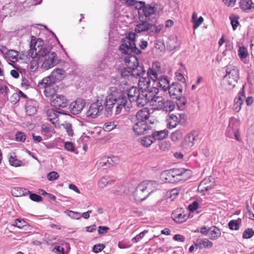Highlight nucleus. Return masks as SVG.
I'll use <instances>...</instances> for the list:
<instances>
[{
	"label": "nucleus",
	"mask_w": 254,
	"mask_h": 254,
	"mask_svg": "<svg viewBox=\"0 0 254 254\" xmlns=\"http://www.w3.org/2000/svg\"><path fill=\"white\" fill-rule=\"evenodd\" d=\"M41 39L38 38L35 42L33 48L32 42L30 49L27 53L28 58H31L37 61L38 64H41V67L44 70H48L53 67L57 63V55L54 52H51L52 47L50 46L43 45Z\"/></svg>",
	"instance_id": "nucleus-1"
},
{
	"label": "nucleus",
	"mask_w": 254,
	"mask_h": 254,
	"mask_svg": "<svg viewBox=\"0 0 254 254\" xmlns=\"http://www.w3.org/2000/svg\"><path fill=\"white\" fill-rule=\"evenodd\" d=\"M116 87H111L108 91V95L105 96L106 106L105 111L107 116H110L112 109L115 106V113L116 115L121 113L122 109L125 108L127 102V96Z\"/></svg>",
	"instance_id": "nucleus-2"
},
{
	"label": "nucleus",
	"mask_w": 254,
	"mask_h": 254,
	"mask_svg": "<svg viewBox=\"0 0 254 254\" xmlns=\"http://www.w3.org/2000/svg\"><path fill=\"white\" fill-rule=\"evenodd\" d=\"M158 184L155 181H145L141 182L136 188L133 195L137 201L144 200L148 195L156 190Z\"/></svg>",
	"instance_id": "nucleus-3"
},
{
	"label": "nucleus",
	"mask_w": 254,
	"mask_h": 254,
	"mask_svg": "<svg viewBox=\"0 0 254 254\" xmlns=\"http://www.w3.org/2000/svg\"><path fill=\"white\" fill-rule=\"evenodd\" d=\"M239 78V71L238 67L232 64L226 67V74L224 76V86L227 90L232 89Z\"/></svg>",
	"instance_id": "nucleus-4"
},
{
	"label": "nucleus",
	"mask_w": 254,
	"mask_h": 254,
	"mask_svg": "<svg viewBox=\"0 0 254 254\" xmlns=\"http://www.w3.org/2000/svg\"><path fill=\"white\" fill-rule=\"evenodd\" d=\"M105 96H98L96 102L92 103L86 113V117L95 118L100 115L104 107L106 106Z\"/></svg>",
	"instance_id": "nucleus-5"
},
{
	"label": "nucleus",
	"mask_w": 254,
	"mask_h": 254,
	"mask_svg": "<svg viewBox=\"0 0 254 254\" xmlns=\"http://www.w3.org/2000/svg\"><path fill=\"white\" fill-rule=\"evenodd\" d=\"M145 72L144 67L138 66L137 68L124 67L121 69L120 73L122 78L133 81Z\"/></svg>",
	"instance_id": "nucleus-6"
},
{
	"label": "nucleus",
	"mask_w": 254,
	"mask_h": 254,
	"mask_svg": "<svg viewBox=\"0 0 254 254\" xmlns=\"http://www.w3.org/2000/svg\"><path fill=\"white\" fill-rule=\"evenodd\" d=\"M159 90L155 87H150L142 90V95H141V101L139 102L140 107H143L148 102H151L153 100L154 97H156V94L158 93Z\"/></svg>",
	"instance_id": "nucleus-7"
},
{
	"label": "nucleus",
	"mask_w": 254,
	"mask_h": 254,
	"mask_svg": "<svg viewBox=\"0 0 254 254\" xmlns=\"http://www.w3.org/2000/svg\"><path fill=\"white\" fill-rule=\"evenodd\" d=\"M129 40L127 39H122L121 45L119 47L120 52L125 55L138 54L141 51L136 47L135 44H132Z\"/></svg>",
	"instance_id": "nucleus-8"
},
{
	"label": "nucleus",
	"mask_w": 254,
	"mask_h": 254,
	"mask_svg": "<svg viewBox=\"0 0 254 254\" xmlns=\"http://www.w3.org/2000/svg\"><path fill=\"white\" fill-rule=\"evenodd\" d=\"M171 170L176 182L187 180L192 175L190 170L184 168H174L171 169Z\"/></svg>",
	"instance_id": "nucleus-9"
},
{
	"label": "nucleus",
	"mask_w": 254,
	"mask_h": 254,
	"mask_svg": "<svg viewBox=\"0 0 254 254\" xmlns=\"http://www.w3.org/2000/svg\"><path fill=\"white\" fill-rule=\"evenodd\" d=\"M135 31L136 33L147 31L149 34H152L159 33L160 29H158L154 24L149 23L146 21H141L136 25Z\"/></svg>",
	"instance_id": "nucleus-10"
},
{
	"label": "nucleus",
	"mask_w": 254,
	"mask_h": 254,
	"mask_svg": "<svg viewBox=\"0 0 254 254\" xmlns=\"http://www.w3.org/2000/svg\"><path fill=\"white\" fill-rule=\"evenodd\" d=\"M125 90V89H123ZM127 91L128 98L130 102H135L136 105L140 107L139 102L141 101V95H142V90H139L136 87L131 86L130 88L127 87L126 89Z\"/></svg>",
	"instance_id": "nucleus-11"
},
{
	"label": "nucleus",
	"mask_w": 254,
	"mask_h": 254,
	"mask_svg": "<svg viewBox=\"0 0 254 254\" xmlns=\"http://www.w3.org/2000/svg\"><path fill=\"white\" fill-rule=\"evenodd\" d=\"M132 129L137 135H141L148 133L152 130L151 127L145 121H137L133 126Z\"/></svg>",
	"instance_id": "nucleus-12"
},
{
	"label": "nucleus",
	"mask_w": 254,
	"mask_h": 254,
	"mask_svg": "<svg viewBox=\"0 0 254 254\" xmlns=\"http://www.w3.org/2000/svg\"><path fill=\"white\" fill-rule=\"evenodd\" d=\"M197 138V135L195 132H191L188 133L181 143L182 147L187 150L190 149L196 141Z\"/></svg>",
	"instance_id": "nucleus-13"
},
{
	"label": "nucleus",
	"mask_w": 254,
	"mask_h": 254,
	"mask_svg": "<svg viewBox=\"0 0 254 254\" xmlns=\"http://www.w3.org/2000/svg\"><path fill=\"white\" fill-rule=\"evenodd\" d=\"M51 104L57 109L64 108L67 105V100L62 95L57 94L51 99Z\"/></svg>",
	"instance_id": "nucleus-14"
},
{
	"label": "nucleus",
	"mask_w": 254,
	"mask_h": 254,
	"mask_svg": "<svg viewBox=\"0 0 254 254\" xmlns=\"http://www.w3.org/2000/svg\"><path fill=\"white\" fill-rule=\"evenodd\" d=\"M85 101L84 99L79 98L69 105L71 113L74 115H77L81 113L85 105Z\"/></svg>",
	"instance_id": "nucleus-15"
},
{
	"label": "nucleus",
	"mask_w": 254,
	"mask_h": 254,
	"mask_svg": "<svg viewBox=\"0 0 254 254\" xmlns=\"http://www.w3.org/2000/svg\"><path fill=\"white\" fill-rule=\"evenodd\" d=\"M158 64L159 63H153L152 64V67L149 68L147 70V75L154 83L156 82L161 75L158 72L159 69L158 67H159L158 65Z\"/></svg>",
	"instance_id": "nucleus-16"
},
{
	"label": "nucleus",
	"mask_w": 254,
	"mask_h": 254,
	"mask_svg": "<svg viewBox=\"0 0 254 254\" xmlns=\"http://www.w3.org/2000/svg\"><path fill=\"white\" fill-rule=\"evenodd\" d=\"M245 98V92H244V85L241 90L239 91L237 96L235 98L234 101L233 110L236 112H239L241 109V106L243 103L244 98Z\"/></svg>",
	"instance_id": "nucleus-17"
},
{
	"label": "nucleus",
	"mask_w": 254,
	"mask_h": 254,
	"mask_svg": "<svg viewBox=\"0 0 254 254\" xmlns=\"http://www.w3.org/2000/svg\"><path fill=\"white\" fill-rule=\"evenodd\" d=\"M124 62L126 65L127 66V67L135 69L137 68L138 66H143L141 65H139L138 63V61L137 57L133 55H127L124 59Z\"/></svg>",
	"instance_id": "nucleus-18"
},
{
	"label": "nucleus",
	"mask_w": 254,
	"mask_h": 254,
	"mask_svg": "<svg viewBox=\"0 0 254 254\" xmlns=\"http://www.w3.org/2000/svg\"><path fill=\"white\" fill-rule=\"evenodd\" d=\"M169 93L171 97L178 98L183 91L182 86L179 83H173L168 88Z\"/></svg>",
	"instance_id": "nucleus-19"
},
{
	"label": "nucleus",
	"mask_w": 254,
	"mask_h": 254,
	"mask_svg": "<svg viewBox=\"0 0 254 254\" xmlns=\"http://www.w3.org/2000/svg\"><path fill=\"white\" fill-rule=\"evenodd\" d=\"M38 107L37 102L33 99H29L27 101L25 104V111L27 115L32 116L37 112Z\"/></svg>",
	"instance_id": "nucleus-20"
},
{
	"label": "nucleus",
	"mask_w": 254,
	"mask_h": 254,
	"mask_svg": "<svg viewBox=\"0 0 254 254\" xmlns=\"http://www.w3.org/2000/svg\"><path fill=\"white\" fill-rule=\"evenodd\" d=\"M139 3L140 6L138 7V9H142L144 15L146 17H149L156 11V7L154 5L150 4L146 5L145 2L143 1H139Z\"/></svg>",
	"instance_id": "nucleus-21"
},
{
	"label": "nucleus",
	"mask_w": 254,
	"mask_h": 254,
	"mask_svg": "<svg viewBox=\"0 0 254 254\" xmlns=\"http://www.w3.org/2000/svg\"><path fill=\"white\" fill-rule=\"evenodd\" d=\"M238 129L237 119L231 117L229 119V123L227 129V134L228 136L232 137L233 133Z\"/></svg>",
	"instance_id": "nucleus-22"
},
{
	"label": "nucleus",
	"mask_w": 254,
	"mask_h": 254,
	"mask_svg": "<svg viewBox=\"0 0 254 254\" xmlns=\"http://www.w3.org/2000/svg\"><path fill=\"white\" fill-rule=\"evenodd\" d=\"M59 114H60L59 112L55 111L53 109H49L47 111L48 120L51 122L52 124L54 125L56 127L57 125H59L58 117Z\"/></svg>",
	"instance_id": "nucleus-23"
},
{
	"label": "nucleus",
	"mask_w": 254,
	"mask_h": 254,
	"mask_svg": "<svg viewBox=\"0 0 254 254\" xmlns=\"http://www.w3.org/2000/svg\"><path fill=\"white\" fill-rule=\"evenodd\" d=\"M157 86H158L160 89L164 91L168 90L170 86L169 81L167 76L160 75L159 78L156 81Z\"/></svg>",
	"instance_id": "nucleus-24"
},
{
	"label": "nucleus",
	"mask_w": 254,
	"mask_h": 254,
	"mask_svg": "<svg viewBox=\"0 0 254 254\" xmlns=\"http://www.w3.org/2000/svg\"><path fill=\"white\" fill-rule=\"evenodd\" d=\"M50 75L55 82L60 81L64 78L65 72L63 69L56 68L53 70Z\"/></svg>",
	"instance_id": "nucleus-25"
},
{
	"label": "nucleus",
	"mask_w": 254,
	"mask_h": 254,
	"mask_svg": "<svg viewBox=\"0 0 254 254\" xmlns=\"http://www.w3.org/2000/svg\"><path fill=\"white\" fill-rule=\"evenodd\" d=\"M55 81L54 80L51 75L44 78L39 82L38 86L39 88H46L49 87H53L54 85Z\"/></svg>",
	"instance_id": "nucleus-26"
},
{
	"label": "nucleus",
	"mask_w": 254,
	"mask_h": 254,
	"mask_svg": "<svg viewBox=\"0 0 254 254\" xmlns=\"http://www.w3.org/2000/svg\"><path fill=\"white\" fill-rule=\"evenodd\" d=\"M168 132L167 130H162L159 131H152L151 135L154 142L157 140H163L168 136Z\"/></svg>",
	"instance_id": "nucleus-27"
},
{
	"label": "nucleus",
	"mask_w": 254,
	"mask_h": 254,
	"mask_svg": "<svg viewBox=\"0 0 254 254\" xmlns=\"http://www.w3.org/2000/svg\"><path fill=\"white\" fill-rule=\"evenodd\" d=\"M145 74V72L138 77V85L140 87V89L142 90L146 88L150 87V79L149 77L147 76L143 77V75Z\"/></svg>",
	"instance_id": "nucleus-28"
},
{
	"label": "nucleus",
	"mask_w": 254,
	"mask_h": 254,
	"mask_svg": "<svg viewBox=\"0 0 254 254\" xmlns=\"http://www.w3.org/2000/svg\"><path fill=\"white\" fill-rule=\"evenodd\" d=\"M175 107V104L174 102L166 100L165 98L163 99V104L160 110H163L166 112H170L172 111Z\"/></svg>",
	"instance_id": "nucleus-29"
},
{
	"label": "nucleus",
	"mask_w": 254,
	"mask_h": 254,
	"mask_svg": "<svg viewBox=\"0 0 254 254\" xmlns=\"http://www.w3.org/2000/svg\"><path fill=\"white\" fill-rule=\"evenodd\" d=\"M149 112L148 108H144L138 111L136 113V119L137 121H145L148 119L149 117Z\"/></svg>",
	"instance_id": "nucleus-30"
},
{
	"label": "nucleus",
	"mask_w": 254,
	"mask_h": 254,
	"mask_svg": "<svg viewBox=\"0 0 254 254\" xmlns=\"http://www.w3.org/2000/svg\"><path fill=\"white\" fill-rule=\"evenodd\" d=\"M221 231L215 226H212L208 228V236L212 240H215L221 236Z\"/></svg>",
	"instance_id": "nucleus-31"
},
{
	"label": "nucleus",
	"mask_w": 254,
	"mask_h": 254,
	"mask_svg": "<svg viewBox=\"0 0 254 254\" xmlns=\"http://www.w3.org/2000/svg\"><path fill=\"white\" fill-rule=\"evenodd\" d=\"M241 8L245 11L254 10V3L252 0H241L240 2Z\"/></svg>",
	"instance_id": "nucleus-32"
},
{
	"label": "nucleus",
	"mask_w": 254,
	"mask_h": 254,
	"mask_svg": "<svg viewBox=\"0 0 254 254\" xmlns=\"http://www.w3.org/2000/svg\"><path fill=\"white\" fill-rule=\"evenodd\" d=\"M167 125L169 128H173L176 127L179 123V118L175 115L170 114L167 119Z\"/></svg>",
	"instance_id": "nucleus-33"
},
{
	"label": "nucleus",
	"mask_w": 254,
	"mask_h": 254,
	"mask_svg": "<svg viewBox=\"0 0 254 254\" xmlns=\"http://www.w3.org/2000/svg\"><path fill=\"white\" fill-rule=\"evenodd\" d=\"M164 98L162 96H157L154 97L153 100L150 103L154 110H160L162 107Z\"/></svg>",
	"instance_id": "nucleus-34"
},
{
	"label": "nucleus",
	"mask_w": 254,
	"mask_h": 254,
	"mask_svg": "<svg viewBox=\"0 0 254 254\" xmlns=\"http://www.w3.org/2000/svg\"><path fill=\"white\" fill-rule=\"evenodd\" d=\"M139 142L140 144L145 147H149L152 143H154L152 135H145L141 137L139 139Z\"/></svg>",
	"instance_id": "nucleus-35"
},
{
	"label": "nucleus",
	"mask_w": 254,
	"mask_h": 254,
	"mask_svg": "<svg viewBox=\"0 0 254 254\" xmlns=\"http://www.w3.org/2000/svg\"><path fill=\"white\" fill-rule=\"evenodd\" d=\"M54 132L53 127L49 124H43L42 126V133L47 137H51Z\"/></svg>",
	"instance_id": "nucleus-36"
},
{
	"label": "nucleus",
	"mask_w": 254,
	"mask_h": 254,
	"mask_svg": "<svg viewBox=\"0 0 254 254\" xmlns=\"http://www.w3.org/2000/svg\"><path fill=\"white\" fill-rule=\"evenodd\" d=\"M161 177L162 179L165 180L167 182L171 183H176V181L173 175L172 174V171L171 170L164 171L161 174Z\"/></svg>",
	"instance_id": "nucleus-37"
},
{
	"label": "nucleus",
	"mask_w": 254,
	"mask_h": 254,
	"mask_svg": "<svg viewBox=\"0 0 254 254\" xmlns=\"http://www.w3.org/2000/svg\"><path fill=\"white\" fill-rule=\"evenodd\" d=\"M11 192L13 196L18 197L29 194L30 191H26L25 189L23 190L22 188L16 187L12 189Z\"/></svg>",
	"instance_id": "nucleus-38"
},
{
	"label": "nucleus",
	"mask_w": 254,
	"mask_h": 254,
	"mask_svg": "<svg viewBox=\"0 0 254 254\" xmlns=\"http://www.w3.org/2000/svg\"><path fill=\"white\" fill-rule=\"evenodd\" d=\"M195 246L199 247L200 249L202 248H210L212 247L213 243L212 242L209 241L207 239H204L200 240L199 242L195 244Z\"/></svg>",
	"instance_id": "nucleus-39"
},
{
	"label": "nucleus",
	"mask_w": 254,
	"mask_h": 254,
	"mask_svg": "<svg viewBox=\"0 0 254 254\" xmlns=\"http://www.w3.org/2000/svg\"><path fill=\"white\" fill-rule=\"evenodd\" d=\"M238 55L242 61H243L249 56L247 48L244 46L240 47L238 51Z\"/></svg>",
	"instance_id": "nucleus-40"
},
{
	"label": "nucleus",
	"mask_w": 254,
	"mask_h": 254,
	"mask_svg": "<svg viewBox=\"0 0 254 254\" xmlns=\"http://www.w3.org/2000/svg\"><path fill=\"white\" fill-rule=\"evenodd\" d=\"M28 223L24 219L22 218H18L14 220V223L12 224V226L17 227L19 228H22L24 226H27Z\"/></svg>",
	"instance_id": "nucleus-41"
},
{
	"label": "nucleus",
	"mask_w": 254,
	"mask_h": 254,
	"mask_svg": "<svg viewBox=\"0 0 254 254\" xmlns=\"http://www.w3.org/2000/svg\"><path fill=\"white\" fill-rule=\"evenodd\" d=\"M188 216L185 214L179 213L174 216V220L177 223H181L186 221Z\"/></svg>",
	"instance_id": "nucleus-42"
},
{
	"label": "nucleus",
	"mask_w": 254,
	"mask_h": 254,
	"mask_svg": "<svg viewBox=\"0 0 254 254\" xmlns=\"http://www.w3.org/2000/svg\"><path fill=\"white\" fill-rule=\"evenodd\" d=\"M55 90L53 87H49L46 88H44V93L45 95L47 97H52L54 96H56V94H55Z\"/></svg>",
	"instance_id": "nucleus-43"
},
{
	"label": "nucleus",
	"mask_w": 254,
	"mask_h": 254,
	"mask_svg": "<svg viewBox=\"0 0 254 254\" xmlns=\"http://www.w3.org/2000/svg\"><path fill=\"white\" fill-rule=\"evenodd\" d=\"M254 235V231L252 228L246 229L243 232V238L248 239L252 238Z\"/></svg>",
	"instance_id": "nucleus-44"
},
{
	"label": "nucleus",
	"mask_w": 254,
	"mask_h": 254,
	"mask_svg": "<svg viewBox=\"0 0 254 254\" xmlns=\"http://www.w3.org/2000/svg\"><path fill=\"white\" fill-rule=\"evenodd\" d=\"M182 137V133L179 130H176L175 132H173L171 135V139L174 142L178 141Z\"/></svg>",
	"instance_id": "nucleus-45"
},
{
	"label": "nucleus",
	"mask_w": 254,
	"mask_h": 254,
	"mask_svg": "<svg viewBox=\"0 0 254 254\" xmlns=\"http://www.w3.org/2000/svg\"><path fill=\"white\" fill-rule=\"evenodd\" d=\"M7 57L10 59V61L14 62V60H16L18 56V53L15 50H9L7 53Z\"/></svg>",
	"instance_id": "nucleus-46"
},
{
	"label": "nucleus",
	"mask_w": 254,
	"mask_h": 254,
	"mask_svg": "<svg viewBox=\"0 0 254 254\" xmlns=\"http://www.w3.org/2000/svg\"><path fill=\"white\" fill-rule=\"evenodd\" d=\"M186 103L187 100L185 98H180L177 100V105L180 110H182L185 108Z\"/></svg>",
	"instance_id": "nucleus-47"
},
{
	"label": "nucleus",
	"mask_w": 254,
	"mask_h": 254,
	"mask_svg": "<svg viewBox=\"0 0 254 254\" xmlns=\"http://www.w3.org/2000/svg\"><path fill=\"white\" fill-rule=\"evenodd\" d=\"M67 215L73 219H79L81 218V214L78 212H74L71 210H66L65 211Z\"/></svg>",
	"instance_id": "nucleus-48"
},
{
	"label": "nucleus",
	"mask_w": 254,
	"mask_h": 254,
	"mask_svg": "<svg viewBox=\"0 0 254 254\" xmlns=\"http://www.w3.org/2000/svg\"><path fill=\"white\" fill-rule=\"evenodd\" d=\"M32 80L26 78H23L21 83V87L25 89H27L32 87Z\"/></svg>",
	"instance_id": "nucleus-49"
},
{
	"label": "nucleus",
	"mask_w": 254,
	"mask_h": 254,
	"mask_svg": "<svg viewBox=\"0 0 254 254\" xmlns=\"http://www.w3.org/2000/svg\"><path fill=\"white\" fill-rule=\"evenodd\" d=\"M228 226L231 230H237L239 228V223L237 220H231L228 223Z\"/></svg>",
	"instance_id": "nucleus-50"
},
{
	"label": "nucleus",
	"mask_w": 254,
	"mask_h": 254,
	"mask_svg": "<svg viewBox=\"0 0 254 254\" xmlns=\"http://www.w3.org/2000/svg\"><path fill=\"white\" fill-rule=\"evenodd\" d=\"M64 128L65 129L66 132L69 136H72L73 134V131L72 129V126L69 123H65L63 125Z\"/></svg>",
	"instance_id": "nucleus-51"
},
{
	"label": "nucleus",
	"mask_w": 254,
	"mask_h": 254,
	"mask_svg": "<svg viewBox=\"0 0 254 254\" xmlns=\"http://www.w3.org/2000/svg\"><path fill=\"white\" fill-rule=\"evenodd\" d=\"M209 179H204L203 181L201 182L199 186L198 187V189H200V188H202L201 191H208L211 188L208 186H206L207 182H208Z\"/></svg>",
	"instance_id": "nucleus-52"
},
{
	"label": "nucleus",
	"mask_w": 254,
	"mask_h": 254,
	"mask_svg": "<svg viewBox=\"0 0 254 254\" xmlns=\"http://www.w3.org/2000/svg\"><path fill=\"white\" fill-rule=\"evenodd\" d=\"M109 183L107 177H102L98 182V186L101 188H104Z\"/></svg>",
	"instance_id": "nucleus-53"
},
{
	"label": "nucleus",
	"mask_w": 254,
	"mask_h": 254,
	"mask_svg": "<svg viewBox=\"0 0 254 254\" xmlns=\"http://www.w3.org/2000/svg\"><path fill=\"white\" fill-rule=\"evenodd\" d=\"M147 232V230H144L143 231L141 232L139 234L137 235L135 237L132 239V242L135 243L138 242L144 237L145 234Z\"/></svg>",
	"instance_id": "nucleus-54"
},
{
	"label": "nucleus",
	"mask_w": 254,
	"mask_h": 254,
	"mask_svg": "<svg viewBox=\"0 0 254 254\" xmlns=\"http://www.w3.org/2000/svg\"><path fill=\"white\" fill-rule=\"evenodd\" d=\"M116 125L113 122L107 123L103 126L104 129L106 131H109L115 128Z\"/></svg>",
	"instance_id": "nucleus-55"
},
{
	"label": "nucleus",
	"mask_w": 254,
	"mask_h": 254,
	"mask_svg": "<svg viewBox=\"0 0 254 254\" xmlns=\"http://www.w3.org/2000/svg\"><path fill=\"white\" fill-rule=\"evenodd\" d=\"M105 247L104 244H99L94 246L93 251L94 253H98L101 252Z\"/></svg>",
	"instance_id": "nucleus-56"
},
{
	"label": "nucleus",
	"mask_w": 254,
	"mask_h": 254,
	"mask_svg": "<svg viewBox=\"0 0 254 254\" xmlns=\"http://www.w3.org/2000/svg\"><path fill=\"white\" fill-rule=\"evenodd\" d=\"M15 139L17 141L23 142L26 139V135L22 132H19L16 134Z\"/></svg>",
	"instance_id": "nucleus-57"
},
{
	"label": "nucleus",
	"mask_w": 254,
	"mask_h": 254,
	"mask_svg": "<svg viewBox=\"0 0 254 254\" xmlns=\"http://www.w3.org/2000/svg\"><path fill=\"white\" fill-rule=\"evenodd\" d=\"M59 177L58 173L53 171L49 173L47 176L48 179L49 181H54L57 180Z\"/></svg>",
	"instance_id": "nucleus-58"
},
{
	"label": "nucleus",
	"mask_w": 254,
	"mask_h": 254,
	"mask_svg": "<svg viewBox=\"0 0 254 254\" xmlns=\"http://www.w3.org/2000/svg\"><path fill=\"white\" fill-rule=\"evenodd\" d=\"M20 99V95L18 93H14L10 98L11 103H16Z\"/></svg>",
	"instance_id": "nucleus-59"
},
{
	"label": "nucleus",
	"mask_w": 254,
	"mask_h": 254,
	"mask_svg": "<svg viewBox=\"0 0 254 254\" xmlns=\"http://www.w3.org/2000/svg\"><path fill=\"white\" fill-rule=\"evenodd\" d=\"M30 198L34 201L39 202L42 199V197L36 193H31L29 196Z\"/></svg>",
	"instance_id": "nucleus-60"
},
{
	"label": "nucleus",
	"mask_w": 254,
	"mask_h": 254,
	"mask_svg": "<svg viewBox=\"0 0 254 254\" xmlns=\"http://www.w3.org/2000/svg\"><path fill=\"white\" fill-rule=\"evenodd\" d=\"M136 34L134 32H130L128 33L127 37L125 38V39H127L129 40V42L132 44H135V39Z\"/></svg>",
	"instance_id": "nucleus-61"
},
{
	"label": "nucleus",
	"mask_w": 254,
	"mask_h": 254,
	"mask_svg": "<svg viewBox=\"0 0 254 254\" xmlns=\"http://www.w3.org/2000/svg\"><path fill=\"white\" fill-rule=\"evenodd\" d=\"M224 4L228 7H233L236 3V0H222Z\"/></svg>",
	"instance_id": "nucleus-62"
},
{
	"label": "nucleus",
	"mask_w": 254,
	"mask_h": 254,
	"mask_svg": "<svg viewBox=\"0 0 254 254\" xmlns=\"http://www.w3.org/2000/svg\"><path fill=\"white\" fill-rule=\"evenodd\" d=\"M203 18L202 16H200L198 19L196 21H194V25L193 26V28L195 29L197 28L203 22Z\"/></svg>",
	"instance_id": "nucleus-63"
},
{
	"label": "nucleus",
	"mask_w": 254,
	"mask_h": 254,
	"mask_svg": "<svg viewBox=\"0 0 254 254\" xmlns=\"http://www.w3.org/2000/svg\"><path fill=\"white\" fill-rule=\"evenodd\" d=\"M53 252L56 254H64V249L61 246H56L54 249Z\"/></svg>",
	"instance_id": "nucleus-64"
}]
</instances>
